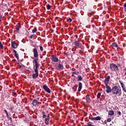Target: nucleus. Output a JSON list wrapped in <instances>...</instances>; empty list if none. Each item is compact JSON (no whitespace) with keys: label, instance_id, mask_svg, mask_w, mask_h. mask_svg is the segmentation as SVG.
Masks as SVG:
<instances>
[{"label":"nucleus","instance_id":"1","mask_svg":"<svg viewBox=\"0 0 126 126\" xmlns=\"http://www.w3.org/2000/svg\"><path fill=\"white\" fill-rule=\"evenodd\" d=\"M112 93L116 95L118 94L119 96H121L122 95V89L121 87L114 86L112 87Z\"/></svg>","mask_w":126,"mask_h":126},{"label":"nucleus","instance_id":"2","mask_svg":"<svg viewBox=\"0 0 126 126\" xmlns=\"http://www.w3.org/2000/svg\"><path fill=\"white\" fill-rule=\"evenodd\" d=\"M110 69L111 71L117 72L119 71V66L115 63H111L110 64Z\"/></svg>","mask_w":126,"mask_h":126},{"label":"nucleus","instance_id":"3","mask_svg":"<svg viewBox=\"0 0 126 126\" xmlns=\"http://www.w3.org/2000/svg\"><path fill=\"white\" fill-rule=\"evenodd\" d=\"M34 72L32 76L33 79H36L39 76V70H34Z\"/></svg>","mask_w":126,"mask_h":126},{"label":"nucleus","instance_id":"4","mask_svg":"<svg viewBox=\"0 0 126 126\" xmlns=\"http://www.w3.org/2000/svg\"><path fill=\"white\" fill-rule=\"evenodd\" d=\"M51 60H52V62H54V63H57V62H59V58L55 55H52L51 56Z\"/></svg>","mask_w":126,"mask_h":126},{"label":"nucleus","instance_id":"5","mask_svg":"<svg viewBox=\"0 0 126 126\" xmlns=\"http://www.w3.org/2000/svg\"><path fill=\"white\" fill-rule=\"evenodd\" d=\"M106 86V92L107 94L111 93V92H113V89L111 88V87L109 86L108 85Z\"/></svg>","mask_w":126,"mask_h":126},{"label":"nucleus","instance_id":"6","mask_svg":"<svg viewBox=\"0 0 126 126\" xmlns=\"http://www.w3.org/2000/svg\"><path fill=\"white\" fill-rule=\"evenodd\" d=\"M119 82L121 84V86L123 89V91H124V92L126 93V85H125V84H124V83L122 82L121 81H119Z\"/></svg>","mask_w":126,"mask_h":126},{"label":"nucleus","instance_id":"7","mask_svg":"<svg viewBox=\"0 0 126 126\" xmlns=\"http://www.w3.org/2000/svg\"><path fill=\"white\" fill-rule=\"evenodd\" d=\"M32 105L33 107H37V106H39L38 100H37V99H34L32 101Z\"/></svg>","mask_w":126,"mask_h":126},{"label":"nucleus","instance_id":"8","mask_svg":"<svg viewBox=\"0 0 126 126\" xmlns=\"http://www.w3.org/2000/svg\"><path fill=\"white\" fill-rule=\"evenodd\" d=\"M43 89L47 93H51V90H50V89L48 87V86H47L46 85H43Z\"/></svg>","mask_w":126,"mask_h":126},{"label":"nucleus","instance_id":"9","mask_svg":"<svg viewBox=\"0 0 126 126\" xmlns=\"http://www.w3.org/2000/svg\"><path fill=\"white\" fill-rule=\"evenodd\" d=\"M33 52L34 58H38V56L39 55L38 54V50H37V48H34L33 50Z\"/></svg>","mask_w":126,"mask_h":126},{"label":"nucleus","instance_id":"10","mask_svg":"<svg viewBox=\"0 0 126 126\" xmlns=\"http://www.w3.org/2000/svg\"><path fill=\"white\" fill-rule=\"evenodd\" d=\"M109 81H110V76H107L104 81L105 85V86L108 85V84H109Z\"/></svg>","mask_w":126,"mask_h":126},{"label":"nucleus","instance_id":"11","mask_svg":"<svg viewBox=\"0 0 126 126\" xmlns=\"http://www.w3.org/2000/svg\"><path fill=\"white\" fill-rule=\"evenodd\" d=\"M86 100L87 103H88V104L91 102V99H90V96L89 94H87L86 95Z\"/></svg>","mask_w":126,"mask_h":126},{"label":"nucleus","instance_id":"12","mask_svg":"<svg viewBox=\"0 0 126 126\" xmlns=\"http://www.w3.org/2000/svg\"><path fill=\"white\" fill-rule=\"evenodd\" d=\"M11 47L14 49H16L17 48V43L15 42H11Z\"/></svg>","mask_w":126,"mask_h":126},{"label":"nucleus","instance_id":"13","mask_svg":"<svg viewBox=\"0 0 126 126\" xmlns=\"http://www.w3.org/2000/svg\"><path fill=\"white\" fill-rule=\"evenodd\" d=\"M78 86L79 87H78V92H80V91H81V89H82V83L81 82H79Z\"/></svg>","mask_w":126,"mask_h":126},{"label":"nucleus","instance_id":"14","mask_svg":"<svg viewBox=\"0 0 126 126\" xmlns=\"http://www.w3.org/2000/svg\"><path fill=\"white\" fill-rule=\"evenodd\" d=\"M13 52L14 53L16 58H17V59L18 60V59H19V55H18V53H17V51H16L15 50H13Z\"/></svg>","mask_w":126,"mask_h":126},{"label":"nucleus","instance_id":"15","mask_svg":"<svg viewBox=\"0 0 126 126\" xmlns=\"http://www.w3.org/2000/svg\"><path fill=\"white\" fill-rule=\"evenodd\" d=\"M20 26L21 25H20V23H18L16 26V29L17 30V31H19V29H20Z\"/></svg>","mask_w":126,"mask_h":126},{"label":"nucleus","instance_id":"16","mask_svg":"<svg viewBox=\"0 0 126 126\" xmlns=\"http://www.w3.org/2000/svg\"><path fill=\"white\" fill-rule=\"evenodd\" d=\"M112 47H114L115 48H117V49H119V45L117 44L116 42L112 43Z\"/></svg>","mask_w":126,"mask_h":126},{"label":"nucleus","instance_id":"17","mask_svg":"<svg viewBox=\"0 0 126 126\" xmlns=\"http://www.w3.org/2000/svg\"><path fill=\"white\" fill-rule=\"evenodd\" d=\"M115 112L113 110H110L108 112V115L109 116H114Z\"/></svg>","mask_w":126,"mask_h":126},{"label":"nucleus","instance_id":"18","mask_svg":"<svg viewBox=\"0 0 126 126\" xmlns=\"http://www.w3.org/2000/svg\"><path fill=\"white\" fill-rule=\"evenodd\" d=\"M35 69H34V70H39L38 69V68H39V63H36L35 64Z\"/></svg>","mask_w":126,"mask_h":126},{"label":"nucleus","instance_id":"19","mask_svg":"<svg viewBox=\"0 0 126 126\" xmlns=\"http://www.w3.org/2000/svg\"><path fill=\"white\" fill-rule=\"evenodd\" d=\"M58 67L60 68V69H63V65L61 63H59L58 65Z\"/></svg>","mask_w":126,"mask_h":126},{"label":"nucleus","instance_id":"20","mask_svg":"<svg viewBox=\"0 0 126 126\" xmlns=\"http://www.w3.org/2000/svg\"><path fill=\"white\" fill-rule=\"evenodd\" d=\"M74 44L75 45V46H76V47H79V42H78L77 41H75L74 42Z\"/></svg>","mask_w":126,"mask_h":126},{"label":"nucleus","instance_id":"21","mask_svg":"<svg viewBox=\"0 0 126 126\" xmlns=\"http://www.w3.org/2000/svg\"><path fill=\"white\" fill-rule=\"evenodd\" d=\"M35 64L37 63H38V59L37 58H35L33 60V63Z\"/></svg>","mask_w":126,"mask_h":126},{"label":"nucleus","instance_id":"22","mask_svg":"<svg viewBox=\"0 0 126 126\" xmlns=\"http://www.w3.org/2000/svg\"><path fill=\"white\" fill-rule=\"evenodd\" d=\"M95 121H101V117L100 116H97L95 117Z\"/></svg>","mask_w":126,"mask_h":126},{"label":"nucleus","instance_id":"23","mask_svg":"<svg viewBox=\"0 0 126 126\" xmlns=\"http://www.w3.org/2000/svg\"><path fill=\"white\" fill-rule=\"evenodd\" d=\"M82 81V77L81 76H78V81Z\"/></svg>","mask_w":126,"mask_h":126},{"label":"nucleus","instance_id":"24","mask_svg":"<svg viewBox=\"0 0 126 126\" xmlns=\"http://www.w3.org/2000/svg\"><path fill=\"white\" fill-rule=\"evenodd\" d=\"M100 97H101V93H98L97 95V99H100Z\"/></svg>","mask_w":126,"mask_h":126},{"label":"nucleus","instance_id":"25","mask_svg":"<svg viewBox=\"0 0 126 126\" xmlns=\"http://www.w3.org/2000/svg\"><path fill=\"white\" fill-rule=\"evenodd\" d=\"M46 7H47V9H51L52 6L49 5V4H47V5H46Z\"/></svg>","mask_w":126,"mask_h":126},{"label":"nucleus","instance_id":"26","mask_svg":"<svg viewBox=\"0 0 126 126\" xmlns=\"http://www.w3.org/2000/svg\"><path fill=\"white\" fill-rule=\"evenodd\" d=\"M50 120H47L45 119L44 123L45 124V125H46V126H48V125H49V122Z\"/></svg>","mask_w":126,"mask_h":126},{"label":"nucleus","instance_id":"27","mask_svg":"<svg viewBox=\"0 0 126 126\" xmlns=\"http://www.w3.org/2000/svg\"><path fill=\"white\" fill-rule=\"evenodd\" d=\"M67 22H68V23H70L71 21H72V20L71 18H69L66 20Z\"/></svg>","mask_w":126,"mask_h":126},{"label":"nucleus","instance_id":"28","mask_svg":"<svg viewBox=\"0 0 126 126\" xmlns=\"http://www.w3.org/2000/svg\"><path fill=\"white\" fill-rule=\"evenodd\" d=\"M6 117L9 121L12 122V118H11V117H9V116H8H8H6Z\"/></svg>","mask_w":126,"mask_h":126},{"label":"nucleus","instance_id":"29","mask_svg":"<svg viewBox=\"0 0 126 126\" xmlns=\"http://www.w3.org/2000/svg\"><path fill=\"white\" fill-rule=\"evenodd\" d=\"M4 112L5 114H6V117H8V113L7 112V111L6 110L4 109Z\"/></svg>","mask_w":126,"mask_h":126},{"label":"nucleus","instance_id":"30","mask_svg":"<svg viewBox=\"0 0 126 126\" xmlns=\"http://www.w3.org/2000/svg\"><path fill=\"white\" fill-rule=\"evenodd\" d=\"M37 31V28H35L32 31V33H35Z\"/></svg>","mask_w":126,"mask_h":126},{"label":"nucleus","instance_id":"31","mask_svg":"<svg viewBox=\"0 0 126 126\" xmlns=\"http://www.w3.org/2000/svg\"><path fill=\"white\" fill-rule=\"evenodd\" d=\"M107 122L108 123H110V122H112V119L111 118H108L107 120Z\"/></svg>","mask_w":126,"mask_h":126},{"label":"nucleus","instance_id":"32","mask_svg":"<svg viewBox=\"0 0 126 126\" xmlns=\"http://www.w3.org/2000/svg\"><path fill=\"white\" fill-rule=\"evenodd\" d=\"M0 47L1 48V49H3V46L2 45V44L1 42H0Z\"/></svg>","mask_w":126,"mask_h":126},{"label":"nucleus","instance_id":"33","mask_svg":"<svg viewBox=\"0 0 126 126\" xmlns=\"http://www.w3.org/2000/svg\"><path fill=\"white\" fill-rule=\"evenodd\" d=\"M45 120H47L48 121H50V116H46V117L45 118Z\"/></svg>","mask_w":126,"mask_h":126},{"label":"nucleus","instance_id":"34","mask_svg":"<svg viewBox=\"0 0 126 126\" xmlns=\"http://www.w3.org/2000/svg\"><path fill=\"white\" fill-rule=\"evenodd\" d=\"M46 118H47V115H46V114H43L42 116V118L46 119Z\"/></svg>","mask_w":126,"mask_h":126},{"label":"nucleus","instance_id":"35","mask_svg":"<svg viewBox=\"0 0 126 126\" xmlns=\"http://www.w3.org/2000/svg\"><path fill=\"white\" fill-rule=\"evenodd\" d=\"M39 48H40V50L41 51V52H43V47L39 46Z\"/></svg>","mask_w":126,"mask_h":126},{"label":"nucleus","instance_id":"36","mask_svg":"<svg viewBox=\"0 0 126 126\" xmlns=\"http://www.w3.org/2000/svg\"><path fill=\"white\" fill-rule=\"evenodd\" d=\"M90 120H91V121H95V117L91 118Z\"/></svg>","mask_w":126,"mask_h":126},{"label":"nucleus","instance_id":"37","mask_svg":"<svg viewBox=\"0 0 126 126\" xmlns=\"http://www.w3.org/2000/svg\"><path fill=\"white\" fill-rule=\"evenodd\" d=\"M72 74H76L77 75V72H76V71H73L72 72Z\"/></svg>","mask_w":126,"mask_h":126},{"label":"nucleus","instance_id":"38","mask_svg":"<svg viewBox=\"0 0 126 126\" xmlns=\"http://www.w3.org/2000/svg\"><path fill=\"white\" fill-rule=\"evenodd\" d=\"M121 114H122V113H121L120 111H118V112H117V114L119 115V116H121Z\"/></svg>","mask_w":126,"mask_h":126},{"label":"nucleus","instance_id":"39","mask_svg":"<svg viewBox=\"0 0 126 126\" xmlns=\"http://www.w3.org/2000/svg\"><path fill=\"white\" fill-rule=\"evenodd\" d=\"M34 36V34H33H33H32V35H31L30 36V38H31V39H32V38H33V36Z\"/></svg>","mask_w":126,"mask_h":126},{"label":"nucleus","instance_id":"40","mask_svg":"<svg viewBox=\"0 0 126 126\" xmlns=\"http://www.w3.org/2000/svg\"><path fill=\"white\" fill-rule=\"evenodd\" d=\"M124 7L125 9V10H126V3H125L124 5Z\"/></svg>","mask_w":126,"mask_h":126},{"label":"nucleus","instance_id":"41","mask_svg":"<svg viewBox=\"0 0 126 126\" xmlns=\"http://www.w3.org/2000/svg\"><path fill=\"white\" fill-rule=\"evenodd\" d=\"M1 19H2V15L0 14V20H1Z\"/></svg>","mask_w":126,"mask_h":126},{"label":"nucleus","instance_id":"42","mask_svg":"<svg viewBox=\"0 0 126 126\" xmlns=\"http://www.w3.org/2000/svg\"><path fill=\"white\" fill-rule=\"evenodd\" d=\"M42 115H46V113L45 112V111L42 112Z\"/></svg>","mask_w":126,"mask_h":126},{"label":"nucleus","instance_id":"43","mask_svg":"<svg viewBox=\"0 0 126 126\" xmlns=\"http://www.w3.org/2000/svg\"><path fill=\"white\" fill-rule=\"evenodd\" d=\"M74 37H75V38H76V39H77V38H78V35H77V34H75L74 35Z\"/></svg>","mask_w":126,"mask_h":126},{"label":"nucleus","instance_id":"44","mask_svg":"<svg viewBox=\"0 0 126 126\" xmlns=\"http://www.w3.org/2000/svg\"><path fill=\"white\" fill-rule=\"evenodd\" d=\"M19 68H21L22 67V65H19Z\"/></svg>","mask_w":126,"mask_h":126},{"label":"nucleus","instance_id":"45","mask_svg":"<svg viewBox=\"0 0 126 126\" xmlns=\"http://www.w3.org/2000/svg\"><path fill=\"white\" fill-rule=\"evenodd\" d=\"M124 71L126 73V67L124 68Z\"/></svg>","mask_w":126,"mask_h":126},{"label":"nucleus","instance_id":"46","mask_svg":"<svg viewBox=\"0 0 126 126\" xmlns=\"http://www.w3.org/2000/svg\"><path fill=\"white\" fill-rule=\"evenodd\" d=\"M118 66H121V64H120V63H119V64H118V65H117Z\"/></svg>","mask_w":126,"mask_h":126},{"label":"nucleus","instance_id":"47","mask_svg":"<svg viewBox=\"0 0 126 126\" xmlns=\"http://www.w3.org/2000/svg\"><path fill=\"white\" fill-rule=\"evenodd\" d=\"M72 76H74V74H72Z\"/></svg>","mask_w":126,"mask_h":126},{"label":"nucleus","instance_id":"48","mask_svg":"<svg viewBox=\"0 0 126 126\" xmlns=\"http://www.w3.org/2000/svg\"><path fill=\"white\" fill-rule=\"evenodd\" d=\"M38 97H40V95H38Z\"/></svg>","mask_w":126,"mask_h":126},{"label":"nucleus","instance_id":"49","mask_svg":"<svg viewBox=\"0 0 126 126\" xmlns=\"http://www.w3.org/2000/svg\"><path fill=\"white\" fill-rule=\"evenodd\" d=\"M45 126V125H43V126Z\"/></svg>","mask_w":126,"mask_h":126},{"label":"nucleus","instance_id":"50","mask_svg":"<svg viewBox=\"0 0 126 126\" xmlns=\"http://www.w3.org/2000/svg\"><path fill=\"white\" fill-rule=\"evenodd\" d=\"M38 99H39V97H38Z\"/></svg>","mask_w":126,"mask_h":126}]
</instances>
